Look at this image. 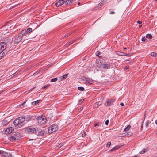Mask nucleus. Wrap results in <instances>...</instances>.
Returning <instances> with one entry per match:
<instances>
[{
	"label": "nucleus",
	"mask_w": 157,
	"mask_h": 157,
	"mask_svg": "<svg viewBox=\"0 0 157 157\" xmlns=\"http://www.w3.org/2000/svg\"><path fill=\"white\" fill-rule=\"evenodd\" d=\"M25 120V118L24 117H19L14 120V124L15 126H18L19 127H21L23 125V124H22Z\"/></svg>",
	"instance_id": "f257e3e1"
},
{
	"label": "nucleus",
	"mask_w": 157,
	"mask_h": 157,
	"mask_svg": "<svg viewBox=\"0 0 157 157\" xmlns=\"http://www.w3.org/2000/svg\"><path fill=\"white\" fill-rule=\"evenodd\" d=\"M68 74H65L64 75H63V76L61 77V79L60 80H63L65 78H66V77L68 76Z\"/></svg>",
	"instance_id": "4be33fe9"
},
{
	"label": "nucleus",
	"mask_w": 157,
	"mask_h": 157,
	"mask_svg": "<svg viewBox=\"0 0 157 157\" xmlns=\"http://www.w3.org/2000/svg\"><path fill=\"white\" fill-rule=\"evenodd\" d=\"M117 149V148L116 147V146H115L110 151H115Z\"/></svg>",
	"instance_id": "c9c22d12"
},
{
	"label": "nucleus",
	"mask_w": 157,
	"mask_h": 157,
	"mask_svg": "<svg viewBox=\"0 0 157 157\" xmlns=\"http://www.w3.org/2000/svg\"><path fill=\"white\" fill-rule=\"evenodd\" d=\"M80 101H81V102H82L83 101V99H82L81 100H80Z\"/></svg>",
	"instance_id": "6e6d98bb"
},
{
	"label": "nucleus",
	"mask_w": 157,
	"mask_h": 157,
	"mask_svg": "<svg viewBox=\"0 0 157 157\" xmlns=\"http://www.w3.org/2000/svg\"><path fill=\"white\" fill-rule=\"evenodd\" d=\"M142 40L143 41L147 42L148 41V40L145 37H143L142 38Z\"/></svg>",
	"instance_id": "393cba45"
},
{
	"label": "nucleus",
	"mask_w": 157,
	"mask_h": 157,
	"mask_svg": "<svg viewBox=\"0 0 157 157\" xmlns=\"http://www.w3.org/2000/svg\"><path fill=\"white\" fill-rule=\"evenodd\" d=\"M1 51V52L0 53L1 54H2V55H3V57L5 55V53L3 51Z\"/></svg>",
	"instance_id": "ea45409f"
},
{
	"label": "nucleus",
	"mask_w": 157,
	"mask_h": 157,
	"mask_svg": "<svg viewBox=\"0 0 157 157\" xmlns=\"http://www.w3.org/2000/svg\"><path fill=\"white\" fill-rule=\"evenodd\" d=\"M100 54V52L99 51H97L96 53V55L97 56H98Z\"/></svg>",
	"instance_id": "e433bc0d"
},
{
	"label": "nucleus",
	"mask_w": 157,
	"mask_h": 157,
	"mask_svg": "<svg viewBox=\"0 0 157 157\" xmlns=\"http://www.w3.org/2000/svg\"><path fill=\"white\" fill-rule=\"evenodd\" d=\"M115 101V99H112L109 100H108L106 101L105 105L106 106H109L113 105V103Z\"/></svg>",
	"instance_id": "0eeeda50"
},
{
	"label": "nucleus",
	"mask_w": 157,
	"mask_h": 157,
	"mask_svg": "<svg viewBox=\"0 0 157 157\" xmlns=\"http://www.w3.org/2000/svg\"><path fill=\"white\" fill-rule=\"evenodd\" d=\"M111 143L110 142H109L107 143L106 146L107 147H109L111 145Z\"/></svg>",
	"instance_id": "2f4dec72"
},
{
	"label": "nucleus",
	"mask_w": 157,
	"mask_h": 157,
	"mask_svg": "<svg viewBox=\"0 0 157 157\" xmlns=\"http://www.w3.org/2000/svg\"><path fill=\"white\" fill-rule=\"evenodd\" d=\"M81 108H80V109L81 110Z\"/></svg>",
	"instance_id": "0e129e2a"
},
{
	"label": "nucleus",
	"mask_w": 157,
	"mask_h": 157,
	"mask_svg": "<svg viewBox=\"0 0 157 157\" xmlns=\"http://www.w3.org/2000/svg\"><path fill=\"white\" fill-rule=\"evenodd\" d=\"M27 34H28L26 29L23 30L19 34L22 36H25Z\"/></svg>",
	"instance_id": "4468645a"
},
{
	"label": "nucleus",
	"mask_w": 157,
	"mask_h": 157,
	"mask_svg": "<svg viewBox=\"0 0 157 157\" xmlns=\"http://www.w3.org/2000/svg\"><path fill=\"white\" fill-rule=\"evenodd\" d=\"M44 133L45 132L44 131H40L39 132L37 135L39 136H42L44 134Z\"/></svg>",
	"instance_id": "f3484780"
},
{
	"label": "nucleus",
	"mask_w": 157,
	"mask_h": 157,
	"mask_svg": "<svg viewBox=\"0 0 157 157\" xmlns=\"http://www.w3.org/2000/svg\"><path fill=\"white\" fill-rule=\"evenodd\" d=\"M25 102H24L23 103H22V105H24V104H25Z\"/></svg>",
	"instance_id": "bf43d9fd"
},
{
	"label": "nucleus",
	"mask_w": 157,
	"mask_h": 157,
	"mask_svg": "<svg viewBox=\"0 0 157 157\" xmlns=\"http://www.w3.org/2000/svg\"><path fill=\"white\" fill-rule=\"evenodd\" d=\"M6 44L5 42H1L0 43V51H4L6 48Z\"/></svg>",
	"instance_id": "6e6552de"
},
{
	"label": "nucleus",
	"mask_w": 157,
	"mask_h": 157,
	"mask_svg": "<svg viewBox=\"0 0 157 157\" xmlns=\"http://www.w3.org/2000/svg\"><path fill=\"white\" fill-rule=\"evenodd\" d=\"M14 129L12 127L7 128L5 131V133L6 134H10L14 131Z\"/></svg>",
	"instance_id": "1a4fd4ad"
},
{
	"label": "nucleus",
	"mask_w": 157,
	"mask_h": 157,
	"mask_svg": "<svg viewBox=\"0 0 157 157\" xmlns=\"http://www.w3.org/2000/svg\"><path fill=\"white\" fill-rule=\"evenodd\" d=\"M9 121L5 119L2 121L1 123L2 125L3 126H4L7 124L9 123Z\"/></svg>",
	"instance_id": "2eb2a0df"
},
{
	"label": "nucleus",
	"mask_w": 157,
	"mask_h": 157,
	"mask_svg": "<svg viewBox=\"0 0 157 157\" xmlns=\"http://www.w3.org/2000/svg\"><path fill=\"white\" fill-rule=\"evenodd\" d=\"M86 135V133L85 132H84L82 135V136L83 137H85Z\"/></svg>",
	"instance_id": "4c0bfd02"
},
{
	"label": "nucleus",
	"mask_w": 157,
	"mask_h": 157,
	"mask_svg": "<svg viewBox=\"0 0 157 157\" xmlns=\"http://www.w3.org/2000/svg\"><path fill=\"white\" fill-rule=\"evenodd\" d=\"M142 26V25H140L139 26V28H141Z\"/></svg>",
	"instance_id": "864d4df0"
},
{
	"label": "nucleus",
	"mask_w": 157,
	"mask_h": 157,
	"mask_svg": "<svg viewBox=\"0 0 157 157\" xmlns=\"http://www.w3.org/2000/svg\"><path fill=\"white\" fill-rule=\"evenodd\" d=\"M147 151V150L146 149H143V150L141 151L140 153V154H144L145 152Z\"/></svg>",
	"instance_id": "cd10ccee"
},
{
	"label": "nucleus",
	"mask_w": 157,
	"mask_h": 157,
	"mask_svg": "<svg viewBox=\"0 0 157 157\" xmlns=\"http://www.w3.org/2000/svg\"><path fill=\"white\" fill-rule=\"evenodd\" d=\"M22 39V36L20 34L18 36H16L15 38V42L16 43H18L21 41Z\"/></svg>",
	"instance_id": "9b49d317"
},
{
	"label": "nucleus",
	"mask_w": 157,
	"mask_h": 157,
	"mask_svg": "<svg viewBox=\"0 0 157 157\" xmlns=\"http://www.w3.org/2000/svg\"><path fill=\"white\" fill-rule=\"evenodd\" d=\"M102 124L101 123L98 122V123H94V126L95 127H96L97 126H101Z\"/></svg>",
	"instance_id": "6ab92c4d"
},
{
	"label": "nucleus",
	"mask_w": 157,
	"mask_h": 157,
	"mask_svg": "<svg viewBox=\"0 0 157 157\" xmlns=\"http://www.w3.org/2000/svg\"><path fill=\"white\" fill-rule=\"evenodd\" d=\"M109 121L108 120H106L105 122V124L106 125H108V124Z\"/></svg>",
	"instance_id": "79ce46f5"
},
{
	"label": "nucleus",
	"mask_w": 157,
	"mask_h": 157,
	"mask_svg": "<svg viewBox=\"0 0 157 157\" xmlns=\"http://www.w3.org/2000/svg\"><path fill=\"white\" fill-rule=\"evenodd\" d=\"M131 126L130 125H128L126 128H125L124 129L125 131H127L130 128Z\"/></svg>",
	"instance_id": "b1692460"
},
{
	"label": "nucleus",
	"mask_w": 157,
	"mask_h": 157,
	"mask_svg": "<svg viewBox=\"0 0 157 157\" xmlns=\"http://www.w3.org/2000/svg\"><path fill=\"white\" fill-rule=\"evenodd\" d=\"M20 138V135L18 132L13 133L10 136L8 137V139L11 141H16Z\"/></svg>",
	"instance_id": "f03ea898"
},
{
	"label": "nucleus",
	"mask_w": 157,
	"mask_h": 157,
	"mask_svg": "<svg viewBox=\"0 0 157 157\" xmlns=\"http://www.w3.org/2000/svg\"><path fill=\"white\" fill-rule=\"evenodd\" d=\"M155 124H157V120H156L155 121Z\"/></svg>",
	"instance_id": "5fc2aeb1"
},
{
	"label": "nucleus",
	"mask_w": 157,
	"mask_h": 157,
	"mask_svg": "<svg viewBox=\"0 0 157 157\" xmlns=\"http://www.w3.org/2000/svg\"><path fill=\"white\" fill-rule=\"evenodd\" d=\"M41 101V100H38L34 102H33L32 103V105H34L39 103Z\"/></svg>",
	"instance_id": "a211bd4d"
},
{
	"label": "nucleus",
	"mask_w": 157,
	"mask_h": 157,
	"mask_svg": "<svg viewBox=\"0 0 157 157\" xmlns=\"http://www.w3.org/2000/svg\"><path fill=\"white\" fill-rule=\"evenodd\" d=\"M132 135L133 133L130 132H128L126 134V136H132Z\"/></svg>",
	"instance_id": "bb28decb"
},
{
	"label": "nucleus",
	"mask_w": 157,
	"mask_h": 157,
	"mask_svg": "<svg viewBox=\"0 0 157 157\" xmlns=\"http://www.w3.org/2000/svg\"><path fill=\"white\" fill-rule=\"evenodd\" d=\"M115 13V12L114 11H111V12H110V14H114Z\"/></svg>",
	"instance_id": "de8ad7c7"
},
{
	"label": "nucleus",
	"mask_w": 157,
	"mask_h": 157,
	"mask_svg": "<svg viewBox=\"0 0 157 157\" xmlns=\"http://www.w3.org/2000/svg\"><path fill=\"white\" fill-rule=\"evenodd\" d=\"M129 68V67L128 66H126L124 68V70H126L128 69Z\"/></svg>",
	"instance_id": "37998d69"
},
{
	"label": "nucleus",
	"mask_w": 157,
	"mask_h": 157,
	"mask_svg": "<svg viewBox=\"0 0 157 157\" xmlns=\"http://www.w3.org/2000/svg\"><path fill=\"white\" fill-rule=\"evenodd\" d=\"M44 157H46V156H44Z\"/></svg>",
	"instance_id": "69168bd1"
},
{
	"label": "nucleus",
	"mask_w": 157,
	"mask_h": 157,
	"mask_svg": "<svg viewBox=\"0 0 157 157\" xmlns=\"http://www.w3.org/2000/svg\"><path fill=\"white\" fill-rule=\"evenodd\" d=\"M100 104H101L100 102H97L95 104L94 106L95 107H97Z\"/></svg>",
	"instance_id": "c756f323"
},
{
	"label": "nucleus",
	"mask_w": 157,
	"mask_h": 157,
	"mask_svg": "<svg viewBox=\"0 0 157 157\" xmlns=\"http://www.w3.org/2000/svg\"><path fill=\"white\" fill-rule=\"evenodd\" d=\"M71 34V33H68L67 35H65V37H68V36H69Z\"/></svg>",
	"instance_id": "c03bdc74"
},
{
	"label": "nucleus",
	"mask_w": 157,
	"mask_h": 157,
	"mask_svg": "<svg viewBox=\"0 0 157 157\" xmlns=\"http://www.w3.org/2000/svg\"><path fill=\"white\" fill-rule=\"evenodd\" d=\"M37 120L38 123L40 125L44 124L47 121L46 118L43 116H39L37 117Z\"/></svg>",
	"instance_id": "7ed1b4c3"
},
{
	"label": "nucleus",
	"mask_w": 157,
	"mask_h": 157,
	"mask_svg": "<svg viewBox=\"0 0 157 157\" xmlns=\"http://www.w3.org/2000/svg\"><path fill=\"white\" fill-rule=\"evenodd\" d=\"M122 0H117V1L118 2H120Z\"/></svg>",
	"instance_id": "603ef678"
},
{
	"label": "nucleus",
	"mask_w": 157,
	"mask_h": 157,
	"mask_svg": "<svg viewBox=\"0 0 157 157\" xmlns=\"http://www.w3.org/2000/svg\"><path fill=\"white\" fill-rule=\"evenodd\" d=\"M137 23H138L139 24H141L142 23V22L141 21H137Z\"/></svg>",
	"instance_id": "49530a36"
},
{
	"label": "nucleus",
	"mask_w": 157,
	"mask_h": 157,
	"mask_svg": "<svg viewBox=\"0 0 157 157\" xmlns=\"http://www.w3.org/2000/svg\"><path fill=\"white\" fill-rule=\"evenodd\" d=\"M18 73V72L17 71L15 73L13 74L12 75H13V77L17 75Z\"/></svg>",
	"instance_id": "58836bf2"
},
{
	"label": "nucleus",
	"mask_w": 157,
	"mask_h": 157,
	"mask_svg": "<svg viewBox=\"0 0 157 157\" xmlns=\"http://www.w3.org/2000/svg\"><path fill=\"white\" fill-rule=\"evenodd\" d=\"M120 105H121L122 106H123L124 105V104L123 103H121L120 104Z\"/></svg>",
	"instance_id": "8fccbe9b"
},
{
	"label": "nucleus",
	"mask_w": 157,
	"mask_h": 157,
	"mask_svg": "<svg viewBox=\"0 0 157 157\" xmlns=\"http://www.w3.org/2000/svg\"><path fill=\"white\" fill-rule=\"evenodd\" d=\"M80 4V3H79H79H78V5H79V4Z\"/></svg>",
	"instance_id": "e2e57ef3"
},
{
	"label": "nucleus",
	"mask_w": 157,
	"mask_h": 157,
	"mask_svg": "<svg viewBox=\"0 0 157 157\" xmlns=\"http://www.w3.org/2000/svg\"><path fill=\"white\" fill-rule=\"evenodd\" d=\"M64 3H65L64 0H60L55 3V5L56 7H59Z\"/></svg>",
	"instance_id": "9d476101"
},
{
	"label": "nucleus",
	"mask_w": 157,
	"mask_h": 157,
	"mask_svg": "<svg viewBox=\"0 0 157 157\" xmlns=\"http://www.w3.org/2000/svg\"><path fill=\"white\" fill-rule=\"evenodd\" d=\"M72 43H73L72 42V43H71V42H69V43H68V44H69L68 45H71V44H72Z\"/></svg>",
	"instance_id": "3c124183"
},
{
	"label": "nucleus",
	"mask_w": 157,
	"mask_h": 157,
	"mask_svg": "<svg viewBox=\"0 0 157 157\" xmlns=\"http://www.w3.org/2000/svg\"><path fill=\"white\" fill-rule=\"evenodd\" d=\"M83 81H85V83L86 85H91L93 83L94 81L91 79L89 78L83 77L82 78Z\"/></svg>",
	"instance_id": "423d86ee"
},
{
	"label": "nucleus",
	"mask_w": 157,
	"mask_h": 157,
	"mask_svg": "<svg viewBox=\"0 0 157 157\" xmlns=\"http://www.w3.org/2000/svg\"><path fill=\"white\" fill-rule=\"evenodd\" d=\"M145 117H144V119L142 121V124L141 125V129L142 130V129L143 128V124L144 122V120H145Z\"/></svg>",
	"instance_id": "f704fd0d"
},
{
	"label": "nucleus",
	"mask_w": 157,
	"mask_h": 157,
	"mask_svg": "<svg viewBox=\"0 0 157 157\" xmlns=\"http://www.w3.org/2000/svg\"><path fill=\"white\" fill-rule=\"evenodd\" d=\"M49 85H45L44 86L42 87L43 89H46L47 88Z\"/></svg>",
	"instance_id": "a19ab883"
},
{
	"label": "nucleus",
	"mask_w": 157,
	"mask_h": 157,
	"mask_svg": "<svg viewBox=\"0 0 157 157\" xmlns=\"http://www.w3.org/2000/svg\"><path fill=\"white\" fill-rule=\"evenodd\" d=\"M34 88H33L32 89H31L30 90V91H32L33 89H34Z\"/></svg>",
	"instance_id": "13d9d810"
},
{
	"label": "nucleus",
	"mask_w": 157,
	"mask_h": 157,
	"mask_svg": "<svg viewBox=\"0 0 157 157\" xmlns=\"http://www.w3.org/2000/svg\"><path fill=\"white\" fill-rule=\"evenodd\" d=\"M103 5V2L102 1H101L100 3L98 4L97 5V7L98 8H100Z\"/></svg>",
	"instance_id": "412c9836"
},
{
	"label": "nucleus",
	"mask_w": 157,
	"mask_h": 157,
	"mask_svg": "<svg viewBox=\"0 0 157 157\" xmlns=\"http://www.w3.org/2000/svg\"><path fill=\"white\" fill-rule=\"evenodd\" d=\"M3 57V55H2V54L0 53V59L2 58V57Z\"/></svg>",
	"instance_id": "a18cd8bd"
},
{
	"label": "nucleus",
	"mask_w": 157,
	"mask_h": 157,
	"mask_svg": "<svg viewBox=\"0 0 157 157\" xmlns=\"http://www.w3.org/2000/svg\"><path fill=\"white\" fill-rule=\"evenodd\" d=\"M149 123V120H147L146 121V124H145V125H146V127H147L148 126Z\"/></svg>",
	"instance_id": "72a5a7b5"
},
{
	"label": "nucleus",
	"mask_w": 157,
	"mask_h": 157,
	"mask_svg": "<svg viewBox=\"0 0 157 157\" xmlns=\"http://www.w3.org/2000/svg\"><path fill=\"white\" fill-rule=\"evenodd\" d=\"M72 0H67L65 2V4L66 5H69L70 4L72 3Z\"/></svg>",
	"instance_id": "dca6fc26"
},
{
	"label": "nucleus",
	"mask_w": 157,
	"mask_h": 157,
	"mask_svg": "<svg viewBox=\"0 0 157 157\" xmlns=\"http://www.w3.org/2000/svg\"><path fill=\"white\" fill-rule=\"evenodd\" d=\"M57 80H58L57 78H55L52 79L51 80V81L52 82H56V81H57Z\"/></svg>",
	"instance_id": "7c9ffc66"
},
{
	"label": "nucleus",
	"mask_w": 157,
	"mask_h": 157,
	"mask_svg": "<svg viewBox=\"0 0 157 157\" xmlns=\"http://www.w3.org/2000/svg\"><path fill=\"white\" fill-rule=\"evenodd\" d=\"M124 48V49H126L127 48Z\"/></svg>",
	"instance_id": "052dcab7"
},
{
	"label": "nucleus",
	"mask_w": 157,
	"mask_h": 157,
	"mask_svg": "<svg viewBox=\"0 0 157 157\" xmlns=\"http://www.w3.org/2000/svg\"><path fill=\"white\" fill-rule=\"evenodd\" d=\"M117 52L118 53H117V54L119 55H120V56H122L123 55L122 54H123L124 55H126L125 53H123V52Z\"/></svg>",
	"instance_id": "c85d7f7f"
},
{
	"label": "nucleus",
	"mask_w": 157,
	"mask_h": 157,
	"mask_svg": "<svg viewBox=\"0 0 157 157\" xmlns=\"http://www.w3.org/2000/svg\"><path fill=\"white\" fill-rule=\"evenodd\" d=\"M146 37L149 39H151L152 38V36L150 34H147L146 36Z\"/></svg>",
	"instance_id": "5701e85b"
},
{
	"label": "nucleus",
	"mask_w": 157,
	"mask_h": 157,
	"mask_svg": "<svg viewBox=\"0 0 157 157\" xmlns=\"http://www.w3.org/2000/svg\"><path fill=\"white\" fill-rule=\"evenodd\" d=\"M3 153V151L2 150H0V154H2Z\"/></svg>",
	"instance_id": "09e8293b"
},
{
	"label": "nucleus",
	"mask_w": 157,
	"mask_h": 157,
	"mask_svg": "<svg viewBox=\"0 0 157 157\" xmlns=\"http://www.w3.org/2000/svg\"><path fill=\"white\" fill-rule=\"evenodd\" d=\"M156 55L157 54L154 52H153L151 53V55L155 57L156 56Z\"/></svg>",
	"instance_id": "473e14b6"
},
{
	"label": "nucleus",
	"mask_w": 157,
	"mask_h": 157,
	"mask_svg": "<svg viewBox=\"0 0 157 157\" xmlns=\"http://www.w3.org/2000/svg\"><path fill=\"white\" fill-rule=\"evenodd\" d=\"M58 128V126L57 124H53L49 128L48 132L49 133H52L57 130Z\"/></svg>",
	"instance_id": "39448f33"
},
{
	"label": "nucleus",
	"mask_w": 157,
	"mask_h": 157,
	"mask_svg": "<svg viewBox=\"0 0 157 157\" xmlns=\"http://www.w3.org/2000/svg\"><path fill=\"white\" fill-rule=\"evenodd\" d=\"M2 38L0 36V41L2 40Z\"/></svg>",
	"instance_id": "4d7b16f0"
},
{
	"label": "nucleus",
	"mask_w": 157,
	"mask_h": 157,
	"mask_svg": "<svg viewBox=\"0 0 157 157\" xmlns=\"http://www.w3.org/2000/svg\"><path fill=\"white\" fill-rule=\"evenodd\" d=\"M2 155L5 157H10L12 156L11 154L10 153L4 152L2 153Z\"/></svg>",
	"instance_id": "ddd939ff"
},
{
	"label": "nucleus",
	"mask_w": 157,
	"mask_h": 157,
	"mask_svg": "<svg viewBox=\"0 0 157 157\" xmlns=\"http://www.w3.org/2000/svg\"><path fill=\"white\" fill-rule=\"evenodd\" d=\"M27 34L30 33L32 31V29L31 28H28L27 30H26Z\"/></svg>",
	"instance_id": "aec40b11"
},
{
	"label": "nucleus",
	"mask_w": 157,
	"mask_h": 157,
	"mask_svg": "<svg viewBox=\"0 0 157 157\" xmlns=\"http://www.w3.org/2000/svg\"><path fill=\"white\" fill-rule=\"evenodd\" d=\"M155 1H157V0H155Z\"/></svg>",
	"instance_id": "338daca9"
},
{
	"label": "nucleus",
	"mask_w": 157,
	"mask_h": 157,
	"mask_svg": "<svg viewBox=\"0 0 157 157\" xmlns=\"http://www.w3.org/2000/svg\"><path fill=\"white\" fill-rule=\"evenodd\" d=\"M27 130L29 133L35 134H36L39 131L38 128L36 127L35 128L29 127L27 129Z\"/></svg>",
	"instance_id": "20e7f679"
},
{
	"label": "nucleus",
	"mask_w": 157,
	"mask_h": 157,
	"mask_svg": "<svg viewBox=\"0 0 157 157\" xmlns=\"http://www.w3.org/2000/svg\"><path fill=\"white\" fill-rule=\"evenodd\" d=\"M101 66L105 69H109L110 68L111 65L109 63L102 64Z\"/></svg>",
	"instance_id": "f8f14e48"
},
{
	"label": "nucleus",
	"mask_w": 157,
	"mask_h": 157,
	"mask_svg": "<svg viewBox=\"0 0 157 157\" xmlns=\"http://www.w3.org/2000/svg\"><path fill=\"white\" fill-rule=\"evenodd\" d=\"M134 157H137V156L135 155Z\"/></svg>",
	"instance_id": "680f3d73"
},
{
	"label": "nucleus",
	"mask_w": 157,
	"mask_h": 157,
	"mask_svg": "<svg viewBox=\"0 0 157 157\" xmlns=\"http://www.w3.org/2000/svg\"><path fill=\"white\" fill-rule=\"evenodd\" d=\"M78 89L79 90L83 91L84 90V88L82 87H79L78 88Z\"/></svg>",
	"instance_id": "a878e982"
}]
</instances>
